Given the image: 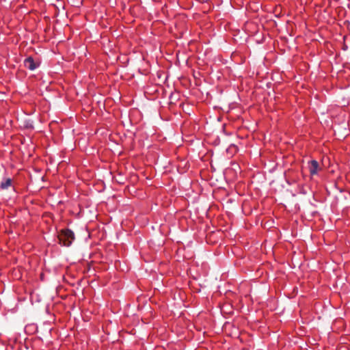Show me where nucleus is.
I'll use <instances>...</instances> for the list:
<instances>
[{
  "label": "nucleus",
  "mask_w": 350,
  "mask_h": 350,
  "mask_svg": "<svg viewBox=\"0 0 350 350\" xmlns=\"http://www.w3.org/2000/svg\"><path fill=\"white\" fill-rule=\"evenodd\" d=\"M58 239L59 243L68 247L75 239V235L73 232L69 229L62 230L58 235Z\"/></svg>",
  "instance_id": "1"
},
{
  "label": "nucleus",
  "mask_w": 350,
  "mask_h": 350,
  "mask_svg": "<svg viewBox=\"0 0 350 350\" xmlns=\"http://www.w3.org/2000/svg\"><path fill=\"white\" fill-rule=\"evenodd\" d=\"M40 65L38 60H35L31 56L27 57L24 60V66L30 70H34Z\"/></svg>",
  "instance_id": "2"
},
{
  "label": "nucleus",
  "mask_w": 350,
  "mask_h": 350,
  "mask_svg": "<svg viewBox=\"0 0 350 350\" xmlns=\"http://www.w3.org/2000/svg\"><path fill=\"white\" fill-rule=\"evenodd\" d=\"M309 172L311 175H315L317 174L318 170L319 169V163L315 160H312L309 163Z\"/></svg>",
  "instance_id": "3"
},
{
  "label": "nucleus",
  "mask_w": 350,
  "mask_h": 350,
  "mask_svg": "<svg viewBox=\"0 0 350 350\" xmlns=\"http://www.w3.org/2000/svg\"><path fill=\"white\" fill-rule=\"evenodd\" d=\"M12 185V179L7 178L4 181H2L0 184V188L1 189H7Z\"/></svg>",
  "instance_id": "4"
}]
</instances>
